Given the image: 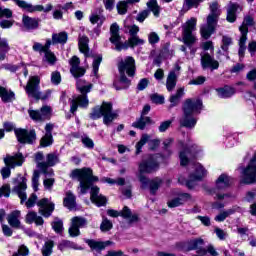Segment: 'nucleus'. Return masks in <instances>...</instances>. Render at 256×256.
<instances>
[{
  "label": "nucleus",
  "mask_w": 256,
  "mask_h": 256,
  "mask_svg": "<svg viewBox=\"0 0 256 256\" xmlns=\"http://www.w3.org/2000/svg\"><path fill=\"white\" fill-rule=\"evenodd\" d=\"M72 179H77L79 181V189L80 195H85L89 189L90 191V199L92 203L97 205V207H103L107 205V198L105 196L99 194V187L93 186V183L99 181L97 176H93V170L91 168H81L75 169L71 174Z\"/></svg>",
  "instance_id": "f257e3e1"
},
{
  "label": "nucleus",
  "mask_w": 256,
  "mask_h": 256,
  "mask_svg": "<svg viewBox=\"0 0 256 256\" xmlns=\"http://www.w3.org/2000/svg\"><path fill=\"white\" fill-rule=\"evenodd\" d=\"M158 157L159 156H151L147 161L143 160L139 164L138 177L141 183V188L147 189L148 185H150V193L152 195L157 193V190L161 187V183H163V181L160 178H155L149 183V180L147 177L143 176V174L153 173V171H157V169H159V162L157 161Z\"/></svg>",
  "instance_id": "f03ea898"
},
{
  "label": "nucleus",
  "mask_w": 256,
  "mask_h": 256,
  "mask_svg": "<svg viewBox=\"0 0 256 256\" xmlns=\"http://www.w3.org/2000/svg\"><path fill=\"white\" fill-rule=\"evenodd\" d=\"M203 109V101L201 99H187L183 105L184 115L180 119L181 127L186 129H193L197 125V118L195 115H199Z\"/></svg>",
  "instance_id": "7ed1b4c3"
},
{
  "label": "nucleus",
  "mask_w": 256,
  "mask_h": 256,
  "mask_svg": "<svg viewBox=\"0 0 256 256\" xmlns=\"http://www.w3.org/2000/svg\"><path fill=\"white\" fill-rule=\"evenodd\" d=\"M118 71L120 73V86L117 85V82H114V87L117 91L121 89H127L131 85V80L128 77L135 76V58L127 56L118 63Z\"/></svg>",
  "instance_id": "20e7f679"
},
{
  "label": "nucleus",
  "mask_w": 256,
  "mask_h": 256,
  "mask_svg": "<svg viewBox=\"0 0 256 256\" xmlns=\"http://www.w3.org/2000/svg\"><path fill=\"white\" fill-rule=\"evenodd\" d=\"M76 87L81 93V95L74 97L70 100L71 106L70 111L71 113H75L78 107H88L89 105V98H87V93H91V89H93V84L83 80L78 79L76 83Z\"/></svg>",
  "instance_id": "39448f33"
},
{
  "label": "nucleus",
  "mask_w": 256,
  "mask_h": 256,
  "mask_svg": "<svg viewBox=\"0 0 256 256\" xmlns=\"http://www.w3.org/2000/svg\"><path fill=\"white\" fill-rule=\"evenodd\" d=\"M13 191L18 195L20 199L21 205L25 203L27 209H31V207H35V203H37V194H31L29 199L27 200V178L21 175H18L14 180Z\"/></svg>",
  "instance_id": "423d86ee"
},
{
  "label": "nucleus",
  "mask_w": 256,
  "mask_h": 256,
  "mask_svg": "<svg viewBox=\"0 0 256 256\" xmlns=\"http://www.w3.org/2000/svg\"><path fill=\"white\" fill-rule=\"evenodd\" d=\"M90 117L93 120L101 119L103 117L104 125H111L117 117H119V110L113 111V104L109 102H103L101 106L93 108Z\"/></svg>",
  "instance_id": "0eeeda50"
},
{
  "label": "nucleus",
  "mask_w": 256,
  "mask_h": 256,
  "mask_svg": "<svg viewBox=\"0 0 256 256\" xmlns=\"http://www.w3.org/2000/svg\"><path fill=\"white\" fill-rule=\"evenodd\" d=\"M197 31V18H190L184 24H182V41L184 45L189 47L191 55L197 53V48H193V45L197 43V36L193 33Z\"/></svg>",
  "instance_id": "6e6552de"
},
{
  "label": "nucleus",
  "mask_w": 256,
  "mask_h": 256,
  "mask_svg": "<svg viewBox=\"0 0 256 256\" xmlns=\"http://www.w3.org/2000/svg\"><path fill=\"white\" fill-rule=\"evenodd\" d=\"M219 15H221L219 4L217 2H213L210 4V14L207 17V23L202 25L200 28V33L203 39H209V37L215 33V27H217V19H219Z\"/></svg>",
  "instance_id": "1a4fd4ad"
},
{
  "label": "nucleus",
  "mask_w": 256,
  "mask_h": 256,
  "mask_svg": "<svg viewBox=\"0 0 256 256\" xmlns=\"http://www.w3.org/2000/svg\"><path fill=\"white\" fill-rule=\"evenodd\" d=\"M39 83H41L39 76H32L25 86L26 94L29 99H35V101H39V99L47 101V99L51 97V90H46L44 93H41V91H39Z\"/></svg>",
  "instance_id": "9d476101"
},
{
  "label": "nucleus",
  "mask_w": 256,
  "mask_h": 256,
  "mask_svg": "<svg viewBox=\"0 0 256 256\" xmlns=\"http://www.w3.org/2000/svg\"><path fill=\"white\" fill-rule=\"evenodd\" d=\"M78 45L80 49V53H83L85 55L86 59L91 57L93 59L92 63V73L97 77V74L99 73V67L101 65V61H103V56L101 54H97L95 56L89 55V38L85 35H80L78 38Z\"/></svg>",
  "instance_id": "9b49d317"
},
{
  "label": "nucleus",
  "mask_w": 256,
  "mask_h": 256,
  "mask_svg": "<svg viewBox=\"0 0 256 256\" xmlns=\"http://www.w3.org/2000/svg\"><path fill=\"white\" fill-rule=\"evenodd\" d=\"M178 146L181 149H184L183 151L180 152V165L182 167H185L186 165H189V160L191 157H196L198 153H201L203 151V148L193 142L188 143L186 146L183 143V141H180L178 143Z\"/></svg>",
  "instance_id": "f8f14e48"
},
{
  "label": "nucleus",
  "mask_w": 256,
  "mask_h": 256,
  "mask_svg": "<svg viewBox=\"0 0 256 256\" xmlns=\"http://www.w3.org/2000/svg\"><path fill=\"white\" fill-rule=\"evenodd\" d=\"M25 161V158L23 157V154L17 153L14 156L7 155L4 158V163L6 167L1 169V175L3 179H9L11 177V168L9 167H21Z\"/></svg>",
  "instance_id": "ddd939ff"
},
{
  "label": "nucleus",
  "mask_w": 256,
  "mask_h": 256,
  "mask_svg": "<svg viewBox=\"0 0 256 256\" xmlns=\"http://www.w3.org/2000/svg\"><path fill=\"white\" fill-rule=\"evenodd\" d=\"M33 51H36L38 53H44V58L43 61L45 63H48L50 65H54L57 63V56H55V53H53L51 49V40H47L45 45L39 43V42H34L32 46Z\"/></svg>",
  "instance_id": "4468645a"
},
{
  "label": "nucleus",
  "mask_w": 256,
  "mask_h": 256,
  "mask_svg": "<svg viewBox=\"0 0 256 256\" xmlns=\"http://www.w3.org/2000/svg\"><path fill=\"white\" fill-rule=\"evenodd\" d=\"M192 169L194 173H191L189 179L186 181V187H188V189H193L195 183L201 181V179L207 175V170L198 162L192 163Z\"/></svg>",
  "instance_id": "2eb2a0df"
},
{
  "label": "nucleus",
  "mask_w": 256,
  "mask_h": 256,
  "mask_svg": "<svg viewBox=\"0 0 256 256\" xmlns=\"http://www.w3.org/2000/svg\"><path fill=\"white\" fill-rule=\"evenodd\" d=\"M204 241L201 238L182 242L178 244V248L182 251H197L198 255H207V249L203 248Z\"/></svg>",
  "instance_id": "dca6fc26"
},
{
  "label": "nucleus",
  "mask_w": 256,
  "mask_h": 256,
  "mask_svg": "<svg viewBox=\"0 0 256 256\" xmlns=\"http://www.w3.org/2000/svg\"><path fill=\"white\" fill-rule=\"evenodd\" d=\"M110 41L115 45L116 51H123V49H129V44L127 42H121V36L119 35V25L113 23L110 27Z\"/></svg>",
  "instance_id": "f3484780"
},
{
  "label": "nucleus",
  "mask_w": 256,
  "mask_h": 256,
  "mask_svg": "<svg viewBox=\"0 0 256 256\" xmlns=\"http://www.w3.org/2000/svg\"><path fill=\"white\" fill-rule=\"evenodd\" d=\"M149 145L150 149L152 151H155V149H157L161 143V141L159 139H153L151 140V136H149V134H142L139 142H137L136 144V155H139V153H141L143 147H145V145Z\"/></svg>",
  "instance_id": "a211bd4d"
},
{
  "label": "nucleus",
  "mask_w": 256,
  "mask_h": 256,
  "mask_svg": "<svg viewBox=\"0 0 256 256\" xmlns=\"http://www.w3.org/2000/svg\"><path fill=\"white\" fill-rule=\"evenodd\" d=\"M15 135L19 143H28L29 145L33 144V142L37 139L35 130L27 131L26 129H16Z\"/></svg>",
  "instance_id": "6ab92c4d"
},
{
  "label": "nucleus",
  "mask_w": 256,
  "mask_h": 256,
  "mask_svg": "<svg viewBox=\"0 0 256 256\" xmlns=\"http://www.w3.org/2000/svg\"><path fill=\"white\" fill-rule=\"evenodd\" d=\"M107 215L109 217H123L124 219H129L130 223H135V221H138L139 216L137 214L132 215L131 210L129 207L125 206L122 211H117L113 209L107 210Z\"/></svg>",
  "instance_id": "aec40b11"
},
{
  "label": "nucleus",
  "mask_w": 256,
  "mask_h": 256,
  "mask_svg": "<svg viewBox=\"0 0 256 256\" xmlns=\"http://www.w3.org/2000/svg\"><path fill=\"white\" fill-rule=\"evenodd\" d=\"M29 116L33 121H45L51 117V106H42L39 110H28Z\"/></svg>",
  "instance_id": "412c9836"
},
{
  "label": "nucleus",
  "mask_w": 256,
  "mask_h": 256,
  "mask_svg": "<svg viewBox=\"0 0 256 256\" xmlns=\"http://www.w3.org/2000/svg\"><path fill=\"white\" fill-rule=\"evenodd\" d=\"M71 221H72V224L69 228V235L70 237H79L81 233L79 229L83 227H87V219L80 216H76V217H73Z\"/></svg>",
  "instance_id": "4be33fe9"
},
{
  "label": "nucleus",
  "mask_w": 256,
  "mask_h": 256,
  "mask_svg": "<svg viewBox=\"0 0 256 256\" xmlns=\"http://www.w3.org/2000/svg\"><path fill=\"white\" fill-rule=\"evenodd\" d=\"M200 55L202 69H211V71L219 69V61L215 60L213 54H209V52H202Z\"/></svg>",
  "instance_id": "5701e85b"
},
{
  "label": "nucleus",
  "mask_w": 256,
  "mask_h": 256,
  "mask_svg": "<svg viewBox=\"0 0 256 256\" xmlns=\"http://www.w3.org/2000/svg\"><path fill=\"white\" fill-rule=\"evenodd\" d=\"M39 207V214L43 217H51L53 211H55V204L47 198H43L37 202Z\"/></svg>",
  "instance_id": "b1692460"
},
{
  "label": "nucleus",
  "mask_w": 256,
  "mask_h": 256,
  "mask_svg": "<svg viewBox=\"0 0 256 256\" xmlns=\"http://www.w3.org/2000/svg\"><path fill=\"white\" fill-rule=\"evenodd\" d=\"M59 163V154L50 153L46 156V162L38 163V169L44 174L47 175L49 167H55Z\"/></svg>",
  "instance_id": "393cba45"
},
{
  "label": "nucleus",
  "mask_w": 256,
  "mask_h": 256,
  "mask_svg": "<svg viewBox=\"0 0 256 256\" xmlns=\"http://www.w3.org/2000/svg\"><path fill=\"white\" fill-rule=\"evenodd\" d=\"M188 201H191V195L189 193H178L176 197L167 202L168 207L171 209L185 205Z\"/></svg>",
  "instance_id": "a878e982"
},
{
  "label": "nucleus",
  "mask_w": 256,
  "mask_h": 256,
  "mask_svg": "<svg viewBox=\"0 0 256 256\" xmlns=\"http://www.w3.org/2000/svg\"><path fill=\"white\" fill-rule=\"evenodd\" d=\"M69 65L71 66L70 73L73 75V77H83V75H85V70L83 67L79 66L81 65V60H79V57L73 56L69 60Z\"/></svg>",
  "instance_id": "bb28decb"
},
{
  "label": "nucleus",
  "mask_w": 256,
  "mask_h": 256,
  "mask_svg": "<svg viewBox=\"0 0 256 256\" xmlns=\"http://www.w3.org/2000/svg\"><path fill=\"white\" fill-rule=\"evenodd\" d=\"M22 27L25 31H35L39 29V18L24 14L22 16Z\"/></svg>",
  "instance_id": "cd10ccee"
},
{
  "label": "nucleus",
  "mask_w": 256,
  "mask_h": 256,
  "mask_svg": "<svg viewBox=\"0 0 256 256\" xmlns=\"http://www.w3.org/2000/svg\"><path fill=\"white\" fill-rule=\"evenodd\" d=\"M231 183H233V178L227 174H221L216 180L215 189L216 191H225L231 187Z\"/></svg>",
  "instance_id": "c85d7f7f"
},
{
  "label": "nucleus",
  "mask_w": 256,
  "mask_h": 256,
  "mask_svg": "<svg viewBox=\"0 0 256 256\" xmlns=\"http://www.w3.org/2000/svg\"><path fill=\"white\" fill-rule=\"evenodd\" d=\"M239 11H243V8H241L239 4L230 3L228 5L226 16L228 23H235V21H237V13H239Z\"/></svg>",
  "instance_id": "c756f323"
},
{
  "label": "nucleus",
  "mask_w": 256,
  "mask_h": 256,
  "mask_svg": "<svg viewBox=\"0 0 256 256\" xmlns=\"http://www.w3.org/2000/svg\"><path fill=\"white\" fill-rule=\"evenodd\" d=\"M8 224L14 229H21V211L14 210L7 216Z\"/></svg>",
  "instance_id": "7c9ffc66"
},
{
  "label": "nucleus",
  "mask_w": 256,
  "mask_h": 256,
  "mask_svg": "<svg viewBox=\"0 0 256 256\" xmlns=\"http://www.w3.org/2000/svg\"><path fill=\"white\" fill-rule=\"evenodd\" d=\"M125 33H129L130 37L137 36L139 33V26L133 24V19L131 17L126 18L124 21Z\"/></svg>",
  "instance_id": "2f4dec72"
},
{
  "label": "nucleus",
  "mask_w": 256,
  "mask_h": 256,
  "mask_svg": "<svg viewBox=\"0 0 256 256\" xmlns=\"http://www.w3.org/2000/svg\"><path fill=\"white\" fill-rule=\"evenodd\" d=\"M87 245L92 249L93 251H103L105 247H108V245H111L113 242L111 241H106V242H101V241H96V240H86Z\"/></svg>",
  "instance_id": "473e14b6"
},
{
  "label": "nucleus",
  "mask_w": 256,
  "mask_h": 256,
  "mask_svg": "<svg viewBox=\"0 0 256 256\" xmlns=\"http://www.w3.org/2000/svg\"><path fill=\"white\" fill-rule=\"evenodd\" d=\"M0 98L3 103H11L12 101H15V92L0 86Z\"/></svg>",
  "instance_id": "72a5a7b5"
},
{
  "label": "nucleus",
  "mask_w": 256,
  "mask_h": 256,
  "mask_svg": "<svg viewBox=\"0 0 256 256\" xmlns=\"http://www.w3.org/2000/svg\"><path fill=\"white\" fill-rule=\"evenodd\" d=\"M179 77L178 73H175V71H170L167 79H166V89L167 91L171 92L175 87L177 86V78Z\"/></svg>",
  "instance_id": "f704fd0d"
},
{
  "label": "nucleus",
  "mask_w": 256,
  "mask_h": 256,
  "mask_svg": "<svg viewBox=\"0 0 256 256\" xmlns=\"http://www.w3.org/2000/svg\"><path fill=\"white\" fill-rule=\"evenodd\" d=\"M89 21L92 25H97V27H102L105 23V17L101 15V11L92 12L89 16Z\"/></svg>",
  "instance_id": "c9c22d12"
},
{
  "label": "nucleus",
  "mask_w": 256,
  "mask_h": 256,
  "mask_svg": "<svg viewBox=\"0 0 256 256\" xmlns=\"http://www.w3.org/2000/svg\"><path fill=\"white\" fill-rule=\"evenodd\" d=\"M151 124H153V120H151L150 117L141 116L132 124V127H135V129H140L141 131H143V129H145L147 125Z\"/></svg>",
  "instance_id": "e433bc0d"
},
{
  "label": "nucleus",
  "mask_w": 256,
  "mask_h": 256,
  "mask_svg": "<svg viewBox=\"0 0 256 256\" xmlns=\"http://www.w3.org/2000/svg\"><path fill=\"white\" fill-rule=\"evenodd\" d=\"M251 26H253V17L251 16L244 17V21L242 25L239 27V31L242 37H247V33H249L248 27H251Z\"/></svg>",
  "instance_id": "4c0bfd02"
},
{
  "label": "nucleus",
  "mask_w": 256,
  "mask_h": 256,
  "mask_svg": "<svg viewBox=\"0 0 256 256\" xmlns=\"http://www.w3.org/2000/svg\"><path fill=\"white\" fill-rule=\"evenodd\" d=\"M26 223L29 225L35 223L36 225H43L44 220L43 217L38 216L36 212L30 211L26 215Z\"/></svg>",
  "instance_id": "58836bf2"
},
{
  "label": "nucleus",
  "mask_w": 256,
  "mask_h": 256,
  "mask_svg": "<svg viewBox=\"0 0 256 256\" xmlns=\"http://www.w3.org/2000/svg\"><path fill=\"white\" fill-rule=\"evenodd\" d=\"M216 91L221 99H229V97H233V94L235 93V88L231 86H224L223 88L216 89Z\"/></svg>",
  "instance_id": "ea45409f"
},
{
  "label": "nucleus",
  "mask_w": 256,
  "mask_h": 256,
  "mask_svg": "<svg viewBox=\"0 0 256 256\" xmlns=\"http://www.w3.org/2000/svg\"><path fill=\"white\" fill-rule=\"evenodd\" d=\"M237 211H239V207L235 206L231 209H228L216 215L214 220L217 221L218 223H223V221H225L227 217H229L230 215H233V213H237Z\"/></svg>",
  "instance_id": "a19ab883"
},
{
  "label": "nucleus",
  "mask_w": 256,
  "mask_h": 256,
  "mask_svg": "<svg viewBox=\"0 0 256 256\" xmlns=\"http://www.w3.org/2000/svg\"><path fill=\"white\" fill-rule=\"evenodd\" d=\"M64 206L67 207L70 211L77 209V203L75 202V195L72 192H67L66 197L64 198Z\"/></svg>",
  "instance_id": "79ce46f5"
},
{
  "label": "nucleus",
  "mask_w": 256,
  "mask_h": 256,
  "mask_svg": "<svg viewBox=\"0 0 256 256\" xmlns=\"http://www.w3.org/2000/svg\"><path fill=\"white\" fill-rule=\"evenodd\" d=\"M10 49L9 42L5 38L0 37V61H4Z\"/></svg>",
  "instance_id": "37998d69"
},
{
  "label": "nucleus",
  "mask_w": 256,
  "mask_h": 256,
  "mask_svg": "<svg viewBox=\"0 0 256 256\" xmlns=\"http://www.w3.org/2000/svg\"><path fill=\"white\" fill-rule=\"evenodd\" d=\"M68 35L67 32H60L58 34L52 35L53 43H60L61 45H65L67 43Z\"/></svg>",
  "instance_id": "c03bdc74"
},
{
  "label": "nucleus",
  "mask_w": 256,
  "mask_h": 256,
  "mask_svg": "<svg viewBox=\"0 0 256 256\" xmlns=\"http://www.w3.org/2000/svg\"><path fill=\"white\" fill-rule=\"evenodd\" d=\"M147 7L152 11L154 17H159L161 8L159 7V4H157V0H150L147 2Z\"/></svg>",
  "instance_id": "a18cd8bd"
},
{
  "label": "nucleus",
  "mask_w": 256,
  "mask_h": 256,
  "mask_svg": "<svg viewBox=\"0 0 256 256\" xmlns=\"http://www.w3.org/2000/svg\"><path fill=\"white\" fill-rule=\"evenodd\" d=\"M112 229H113V222H111L109 219L103 217L102 223L100 225V231L105 233L107 231H111Z\"/></svg>",
  "instance_id": "49530a36"
},
{
  "label": "nucleus",
  "mask_w": 256,
  "mask_h": 256,
  "mask_svg": "<svg viewBox=\"0 0 256 256\" xmlns=\"http://www.w3.org/2000/svg\"><path fill=\"white\" fill-rule=\"evenodd\" d=\"M130 47H137L139 45H145V40L139 38V36H132L128 39Z\"/></svg>",
  "instance_id": "de8ad7c7"
},
{
  "label": "nucleus",
  "mask_w": 256,
  "mask_h": 256,
  "mask_svg": "<svg viewBox=\"0 0 256 256\" xmlns=\"http://www.w3.org/2000/svg\"><path fill=\"white\" fill-rule=\"evenodd\" d=\"M51 253H53V241H47L42 247V255L50 256Z\"/></svg>",
  "instance_id": "09e8293b"
},
{
  "label": "nucleus",
  "mask_w": 256,
  "mask_h": 256,
  "mask_svg": "<svg viewBox=\"0 0 256 256\" xmlns=\"http://www.w3.org/2000/svg\"><path fill=\"white\" fill-rule=\"evenodd\" d=\"M201 47L203 49L202 53H207L209 51L210 52L209 55H213V53L215 51V47L213 46L212 41H206V42L202 43Z\"/></svg>",
  "instance_id": "8fccbe9b"
},
{
  "label": "nucleus",
  "mask_w": 256,
  "mask_h": 256,
  "mask_svg": "<svg viewBox=\"0 0 256 256\" xmlns=\"http://www.w3.org/2000/svg\"><path fill=\"white\" fill-rule=\"evenodd\" d=\"M127 3H129V2L120 1L117 3L116 9H117L119 15H125V13H127V8H128Z\"/></svg>",
  "instance_id": "3c124183"
},
{
  "label": "nucleus",
  "mask_w": 256,
  "mask_h": 256,
  "mask_svg": "<svg viewBox=\"0 0 256 256\" xmlns=\"http://www.w3.org/2000/svg\"><path fill=\"white\" fill-rule=\"evenodd\" d=\"M81 141H82L84 147H86V149H93L95 147V143L87 135L82 136Z\"/></svg>",
  "instance_id": "603ef678"
},
{
  "label": "nucleus",
  "mask_w": 256,
  "mask_h": 256,
  "mask_svg": "<svg viewBox=\"0 0 256 256\" xmlns=\"http://www.w3.org/2000/svg\"><path fill=\"white\" fill-rule=\"evenodd\" d=\"M40 145L42 147H51V145H53V136H47V134H45L40 140Z\"/></svg>",
  "instance_id": "864d4df0"
},
{
  "label": "nucleus",
  "mask_w": 256,
  "mask_h": 256,
  "mask_svg": "<svg viewBox=\"0 0 256 256\" xmlns=\"http://www.w3.org/2000/svg\"><path fill=\"white\" fill-rule=\"evenodd\" d=\"M52 228L54 229L55 233H62L63 231V221L59 218H56L52 222Z\"/></svg>",
  "instance_id": "5fc2aeb1"
},
{
  "label": "nucleus",
  "mask_w": 256,
  "mask_h": 256,
  "mask_svg": "<svg viewBox=\"0 0 256 256\" xmlns=\"http://www.w3.org/2000/svg\"><path fill=\"white\" fill-rule=\"evenodd\" d=\"M53 18L57 20L63 19V6L61 4L55 6L53 11Z\"/></svg>",
  "instance_id": "6e6d98bb"
},
{
  "label": "nucleus",
  "mask_w": 256,
  "mask_h": 256,
  "mask_svg": "<svg viewBox=\"0 0 256 256\" xmlns=\"http://www.w3.org/2000/svg\"><path fill=\"white\" fill-rule=\"evenodd\" d=\"M247 43V36H241L240 40H239V55L240 57H243V55H245V49L246 46L245 44Z\"/></svg>",
  "instance_id": "4d7b16f0"
},
{
  "label": "nucleus",
  "mask_w": 256,
  "mask_h": 256,
  "mask_svg": "<svg viewBox=\"0 0 256 256\" xmlns=\"http://www.w3.org/2000/svg\"><path fill=\"white\" fill-rule=\"evenodd\" d=\"M231 43H233V40L231 39V37L229 36H223L222 37V46L221 49L223 51H228L229 50V45H231Z\"/></svg>",
  "instance_id": "13d9d810"
},
{
  "label": "nucleus",
  "mask_w": 256,
  "mask_h": 256,
  "mask_svg": "<svg viewBox=\"0 0 256 256\" xmlns=\"http://www.w3.org/2000/svg\"><path fill=\"white\" fill-rule=\"evenodd\" d=\"M150 99L152 103H156V105H163L165 103V97L159 95V94H152L150 96Z\"/></svg>",
  "instance_id": "bf43d9fd"
},
{
  "label": "nucleus",
  "mask_w": 256,
  "mask_h": 256,
  "mask_svg": "<svg viewBox=\"0 0 256 256\" xmlns=\"http://www.w3.org/2000/svg\"><path fill=\"white\" fill-rule=\"evenodd\" d=\"M32 187L34 191H39V171H34L33 173Z\"/></svg>",
  "instance_id": "052dcab7"
},
{
  "label": "nucleus",
  "mask_w": 256,
  "mask_h": 256,
  "mask_svg": "<svg viewBox=\"0 0 256 256\" xmlns=\"http://www.w3.org/2000/svg\"><path fill=\"white\" fill-rule=\"evenodd\" d=\"M11 195V187L9 184H5L0 188V199L1 197H9Z\"/></svg>",
  "instance_id": "680f3d73"
},
{
  "label": "nucleus",
  "mask_w": 256,
  "mask_h": 256,
  "mask_svg": "<svg viewBox=\"0 0 256 256\" xmlns=\"http://www.w3.org/2000/svg\"><path fill=\"white\" fill-rule=\"evenodd\" d=\"M149 13V10L139 12L138 15L136 16V21H138V23H143V21H145L147 17H149Z\"/></svg>",
  "instance_id": "e2e57ef3"
},
{
  "label": "nucleus",
  "mask_w": 256,
  "mask_h": 256,
  "mask_svg": "<svg viewBox=\"0 0 256 256\" xmlns=\"http://www.w3.org/2000/svg\"><path fill=\"white\" fill-rule=\"evenodd\" d=\"M51 82L53 85H59L61 83V73L55 71L51 74Z\"/></svg>",
  "instance_id": "0e129e2a"
},
{
  "label": "nucleus",
  "mask_w": 256,
  "mask_h": 256,
  "mask_svg": "<svg viewBox=\"0 0 256 256\" xmlns=\"http://www.w3.org/2000/svg\"><path fill=\"white\" fill-rule=\"evenodd\" d=\"M29 255V248L27 246L22 245L19 247L18 252L13 254V256H27Z\"/></svg>",
  "instance_id": "69168bd1"
},
{
  "label": "nucleus",
  "mask_w": 256,
  "mask_h": 256,
  "mask_svg": "<svg viewBox=\"0 0 256 256\" xmlns=\"http://www.w3.org/2000/svg\"><path fill=\"white\" fill-rule=\"evenodd\" d=\"M159 35H157L155 32H151L148 35V41L150 45H156V43H159Z\"/></svg>",
  "instance_id": "338daca9"
},
{
  "label": "nucleus",
  "mask_w": 256,
  "mask_h": 256,
  "mask_svg": "<svg viewBox=\"0 0 256 256\" xmlns=\"http://www.w3.org/2000/svg\"><path fill=\"white\" fill-rule=\"evenodd\" d=\"M205 76H198L196 79L190 80L188 85H203L205 83Z\"/></svg>",
  "instance_id": "774afa93"
}]
</instances>
